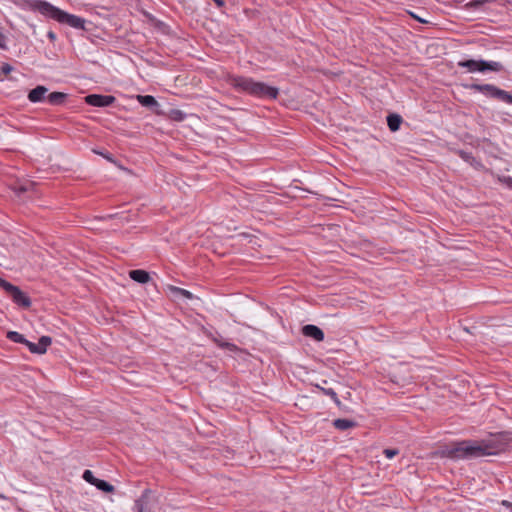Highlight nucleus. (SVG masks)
<instances>
[{
    "mask_svg": "<svg viewBox=\"0 0 512 512\" xmlns=\"http://www.w3.org/2000/svg\"><path fill=\"white\" fill-rule=\"evenodd\" d=\"M503 449L504 445L496 438L481 441L463 440L448 446L445 455L454 460L474 459L486 455H496Z\"/></svg>",
    "mask_w": 512,
    "mask_h": 512,
    "instance_id": "nucleus-1",
    "label": "nucleus"
},
{
    "mask_svg": "<svg viewBox=\"0 0 512 512\" xmlns=\"http://www.w3.org/2000/svg\"><path fill=\"white\" fill-rule=\"evenodd\" d=\"M229 83L235 89L246 92L260 98L275 99L278 96V89L268 86L263 82L254 81L252 78L234 76L229 79Z\"/></svg>",
    "mask_w": 512,
    "mask_h": 512,
    "instance_id": "nucleus-2",
    "label": "nucleus"
},
{
    "mask_svg": "<svg viewBox=\"0 0 512 512\" xmlns=\"http://www.w3.org/2000/svg\"><path fill=\"white\" fill-rule=\"evenodd\" d=\"M33 8L44 16L52 18L59 23L68 24L76 29H84L85 20L76 15L69 14L46 1H36Z\"/></svg>",
    "mask_w": 512,
    "mask_h": 512,
    "instance_id": "nucleus-3",
    "label": "nucleus"
},
{
    "mask_svg": "<svg viewBox=\"0 0 512 512\" xmlns=\"http://www.w3.org/2000/svg\"><path fill=\"white\" fill-rule=\"evenodd\" d=\"M0 287L5 290L15 304L23 308H29L31 306L30 298L19 287L11 284L1 277Z\"/></svg>",
    "mask_w": 512,
    "mask_h": 512,
    "instance_id": "nucleus-4",
    "label": "nucleus"
},
{
    "mask_svg": "<svg viewBox=\"0 0 512 512\" xmlns=\"http://www.w3.org/2000/svg\"><path fill=\"white\" fill-rule=\"evenodd\" d=\"M458 65L467 68L469 72H485L488 70L499 72L503 69V65L500 62L485 60H464L460 61Z\"/></svg>",
    "mask_w": 512,
    "mask_h": 512,
    "instance_id": "nucleus-5",
    "label": "nucleus"
},
{
    "mask_svg": "<svg viewBox=\"0 0 512 512\" xmlns=\"http://www.w3.org/2000/svg\"><path fill=\"white\" fill-rule=\"evenodd\" d=\"M472 89L485 94L488 97L512 104V95L492 84H473Z\"/></svg>",
    "mask_w": 512,
    "mask_h": 512,
    "instance_id": "nucleus-6",
    "label": "nucleus"
},
{
    "mask_svg": "<svg viewBox=\"0 0 512 512\" xmlns=\"http://www.w3.org/2000/svg\"><path fill=\"white\" fill-rule=\"evenodd\" d=\"M85 102L95 107H107L115 102V97L111 95L90 94L85 97Z\"/></svg>",
    "mask_w": 512,
    "mask_h": 512,
    "instance_id": "nucleus-7",
    "label": "nucleus"
},
{
    "mask_svg": "<svg viewBox=\"0 0 512 512\" xmlns=\"http://www.w3.org/2000/svg\"><path fill=\"white\" fill-rule=\"evenodd\" d=\"M302 334L317 342L324 340V332L316 325L308 324L302 327Z\"/></svg>",
    "mask_w": 512,
    "mask_h": 512,
    "instance_id": "nucleus-8",
    "label": "nucleus"
},
{
    "mask_svg": "<svg viewBox=\"0 0 512 512\" xmlns=\"http://www.w3.org/2000/svg\"><path fill=\"white\" fill-rule=\"evenodd\" d=\"M48 89L45 86H37L34 89L30 90L28 94V99L30 102L37 103L44 100L45 94Z\"/></svg>",
    "mask_w": 512,
    "mask_h": 512,
    "instance_id": "nucleus-9",
    "label": "nucleus"
},
{
    "mask_svg": "<svg viewBox=\"0 0 512 512\" xmlns=\"http://www.w3.org/2000/svg\"><path fill=\"white\" fill-rule=\"evenodd\" d=\"M129 276L132 280L141 284H145L150 280L149 273L141 269L131 270Z\"/></svg>",
    "mask_w": 512,
    "mask_h": 512,
    "instance_id": "nucleus-10",
    "label": "nucleus"
},
{
    "mask_svg": "<svg viewBox=\"0 0 512 512\" xmlns=\"http://www.w3.org/2000/svg\"><path fill=\"white\" fill-rule=\"evenodd\" d=\"M386 122L389 129L392 132H396L397 130H399L400 125L403 122V118L399 114L391 113L386 117Z\"/></svg>",
    "mask_w": 512,
    "mask_h": 512,
    "instance_id": "nucleus-11",
    "label": "nucleus"
},
{
    "mask_svg": "<svg viewBox=\"0 0 512 512\" xmlns=\"http://www.w3.org/2000/svg\"><path fill=\"white\" fill-rule=\"evenodd\" d=\"M149 491L146 490L142 496L135 501V508L137 512H147V504L149 501Z\"/></svg>",
    "mask_w": 512,
    "mask_h": 512,
    "instance_id": "nucleus-12",
    "label": "nucleus"
},
{
    "mask_svg": "<svg viewBox=\"0 0 512 512\" xmlns=\"http://www.w3.org/2000/svg\"><path fill=\"white\" fill-rule=\"evenodd\" d=\"M137 100L144 107L154 108L159 106L156 99L151 95H138Z\"/></svg>",
    "mask_w": 512,
    "mask_h": 512,
    "instance_id": "nucleus-13",
    "label": "nucleus"
},
{
    "mask_svg": "<svg viewBox=\"0 0 512 512\" xmlns=\"http://www.w3.org/2000/svg\"><path fill=\"white\" fill-rule=\"evenodd\" d=\"M333 425L336 429L344 431L355 426V422L349 419H336L333 421Z\"/></svg>",
    "mask_w": 512,
    "mask_h": 512,
    "instance_id": "nucleus-14",
    "label": "nucleus"
},
{
    "mask_svg": "<svg viewBox=\"0 0 512 512\" xmlns=\"http://www.w3.org/2000/svg\"><path fill=\"white\" fill-rule=\"evenodd\" d=\"M458 154L464 161L470 163L472 166L476 168L482 167L480 161L476 160L471 152L460 150Z\"/></svg>",
    "mask_w": 512,
    "mask_h": 512,
    "instance_id": "nucleus-15",
    "label": "nucleus"
},
{
    "mask_svg": "<svg viewBox=\"0 0 512 512\" xmlns=\"http://www.w3.org/2000/svg\"><path fill=\"white\" fill-rule=\"evenodd\" d=\"M66 94L62 92H52L48 95L47 100L52 105H60L64 102Z\"/></svg>",
    "mask_w": 512,
    "mask_h": 512,
    "instance_id": "nucleus-16",
    "label": "nucleus"
},
{
    "mask_svg": "<svg viewBox=\"0 0 512 512\" xmlns=\"http://www.w3.org/2000/svg\"><path fill=\"white\" fill-rule=\"evenodd\" d=\"M51 342H52V340L49 336L40 337L38 343H36V347L39 350L38 354H44L46 352L48 346L51 345Z\"/></svg>",
    "mask_w": 512,
    "mask_h": 512,
    "instance_id": "nucleus-17",
    "label": "nucleus"
},
{
    "mask_svg": "<svg viewBox=\"0 0 512 512\" xmlns=\"http://www.w3.org/2000/svg\"><path fill=\"white\" fill-rule=\"evenodd\" d=\"M33 186L32 183L26 182V183H18L15 184L12 189L15 192L17 196H21L23 193L30 190V188Z\"/></svg>",
    "mask_w": 512,
    "mask_h": 512,
    "instance_id": "nucleus-18",
    "label": "nucleus"
},
{
    "mask_svg": "<svg viewBox=\"0 0 512 512\" xmlns=\"http://www.w3.org/2000/svg\"><path fill=\"white\" fill-rule=\"evenodd\" d=\"M94 486L106 493H111L114 491L113 485H111L105 480L98 479Z\"/></svg>",
    "mask_w": 512,
    "mask_h": 512,
    "instance_id": "nucleus-19",
    "label": "nucleus"
},
{
    "mask_svg": "<svg viewBox=\"0 0 512 512\" xmlns=\"http://www.w3.org/2000/svg\"><path fill=\"white\" fill-rule=\"evenodd\" d=\"M7 338L15 343L24 344L26 342L25 337L17 331H9L7 333Z\"/></svg>",
    "mask_w": 512,
    "mask_h": 512,
    "instance_id": "nucleus-20",
    "label": "nucleus"
},
{
    "mask_svg": "<svg viewBox=\"0 0 512 512\" xmlns=\"http://www.w3.org/2000/svg\"><path fill=\"white\" fill-rule=\"evenodd\" d=\"M185 116V113L179 109H172L169 113L170 119L178 122L183 121Z\"/></svg>",
    "mask_w": 512,
    "mask_h": 512,
    "instance_id": "nucleus-21",
    "label": "nucleus"
},
{
    "mask_svg": "<svg viewBox=\"0 0 512 512\" xmlns=\"http://www.w3.org/2000/svg\"><path fill=\"white\" fill-rule=\"evenodd\" d=\"M214 342L221 348H226L230 351H236L238 348L235 344L233 343H230V342H226V341H223V340H219L217 338H214L213 339Z\"/></svg>",
    "mask_w": 512,
    "mask_h": 512,
    "instance_id": "nucleus-22",
    "label": "nucleus"
},
{
    "mask_svg": "<svg viewBox=\"0 0 512 512\" xmlns=\"http://www.w3.org/2000/svg\"><path fill=\"white\" fill-rule=\"evenodd\" d=\"M318 388H320L323 393L329 397L332 398V400L339 406L340 405V400L338 399L337 397V394L336 392L332 389V388H324V387H320L317 385Z\"/></svg>",
    "mask_w": 512,
    "mask_h": 512,
    "instance_id": "nucleus-23",
    "label": "nucleus"
},
{
    "mask_svg": "<svg viewBox=\"0 0 512 512\" xmlns=\"http://www.w3.org/2000/svg\"><path fill=\"white\" fill-rule=\"evenodd\" d=\"M171 290L176 294V295H179V296H182L186 299H192L193 298V294L188 291V290H185V289H182V288H178V287H171Z\"/></svg>",
    "mask_w": 512,
    "mask_h": 512,
    "instance_id": "nucleus-24",
    "label": "nucleus"
},
{
    "mask_svg": "<svg viewBox=\"0 0 512 512\" xmlns=\"http://www.w3.org/2000/svg\"><path fill=\"white\" fill-rule=\"evenodd\" d=\"M487 1L488 0H471L470 2L465 4V9H467V10L479 9Z\"/></svg>",
    "mask_w": 512,
    "mask_h": 512,
    "instance_id": "nucleus-25",
    "label": "nucleus"
},
{
    "mask_svg": "<svg viewBox=\"0 0 512 512\" xmlns=\"http://www.w3.org/2000/svg\"><path fill=\"white\" fill-rule=\"evenodd\" d=\"M83 479L85 481H87L88 483L92 484V485H95L96 481L98 480V478H96L92 471L90 470H85L84 473H83Z\"/></svg>",
    "mask_w": 512,
    "mask_h": 512,
    "instance_id": "nucleus-26",
    "label": "nucleus"
},
{
    "mask_svg": "<svg viewBox=\"0 0 512 512\" xmlns=\"http://www.w3.org/2000/svg\"><path fill=\"white\" fill-rule=\"evenodd\" d=\"M498 181L512 189V177L510 176H498Z\"/></svg>",
    "mask_w": 512,
    "mask_h": 512,
    "instance_id": "nucleus-27",
    "label": "nucleus"
},
{
    "mask_svg": "<svg viewBox=\"0 0 512 512\" xmlns=\"http://www.w3.org/2000/svg\"><path fill=\"white\" fill-rule=\"evenodd\" d=\"M24 345H26L29 349V351L33 354H38L39 350L38 348L36 347V343H33V342H30L26 339V342L24 343Z\"/></svg>",
    "mask_w": 512,
    "mask_h": 512,
    "instance_id": "nucleus-28",
    "label": "nucleus"
},
{
    "mask_svg": "<svg viewBox=\"0 0 512 512\" xmlns=\"http://www.w3.org/2000/svg\"><path fill=\"white\" fill-rule=\"evenodd\" d=\"M399 454V450L396 448L386 449V458L391 459Z\"/></svg>",
    "mask_w": 512,
    "mask_h": 512,
    "instance_id": "nucleus-29",
    "label": "nucleus"
},
{
    "mask_svg": "<svg viewBox=\"0 0 512 512\" xmlns=\"http://www.w3.org/2000/svg\"><path fill=\"white\" fill-rule=\"evenodd\" d=\"M12 70H13V67L7 63L3 64L1 67V71L5 75L9 74Z\"/></svg>",
    "mask_w": 512,
    "mask_h": 512,
    "instance_id": "nucleus-30",
    "label": "nucleus"
},
{
    "mask_svg": "<svg viewBox=\"0 0 512 512\" xmlns=\"http://www.w3.org/2000/svg\"><path fill=\"white\" fill-rule=\"evenodd\" d=\"M0 48H2V49L6 48V37L1 32H0Z\"/></svg>",
    "mask_w": 512,
    "mask_h": 512,
    "instance_id": "nucleus-31",
    "label": "nucleus"
},
{
    "mask_svg": "<svg viewBox=\"0 0 512 512\" xmlns=\"http://www.w3.org/2000/svg\"><path fill=\"white\" fill-rule=\"evenodd\" d=\"M94 152H95V153H97V154H99V155H101V156H103V157H104V158H106L108 161H110V162H114V160H113V158H112V156H111V155L104 154V153H102V152H98V151H94Z\"/></svg>",
    "mask_w": 512,
    "mask_h": 512,
    "instance_id": "nucleus-32",
    "label": "nucleus"
},
{
    "mask_svg": "<svg viewBox=\"0 0 512 512\" xmlns=\"http://www.w3.org/2000/svg\"><path fill=\"white\" fill-rule=\"evenodd\" d=\"M411 16L416 19L417 21H419L420 23H427V21H425L424 19L418 17V15H414L413 13H410Z\"/></svg>",
    "mask_w": 512,
    "mask_h": 512,
    "instance_id": "nucleus-33",
    "label": "nucleus"
},
{
    "mask_svg": "<svg viewBox=\"0 0 512 512\" xmlns=\"http://www.w3.org/2000/svg\"><path fill=\"white\" fill-rule=\"evenodd\" d=\"M47 36L52 41L56 39V35H55V33L53 31H49Z\"/></svg>",
    "mask_w": 512,
    "mask_h": 512,
    "instance_id": "nucleus-34",
    "label": "nucleus"
},
{
    "mask_svg": "<svg viewBox=\"0 0 512 512\" xmlns=\"http://www.w3.org/2000/svg\"><path fill=\"white\" fill-rule=\"evenodd\" d=\"M213 1L216 3V5H217L218 7H222V6H224V1H223V0H213Z\"/></svg>",
    "mask_w": 512,
    "mask_h": 512,
    "instance_id": "nucleus-35",
    "label": "nucleus"
}]
</instances>
